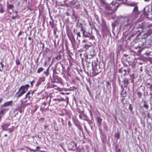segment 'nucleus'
Returning a JSON list of instances; mask_svg holds the SVG:
<instances>
[{"label": "nucleus", "instance_id": "nucleus-18", "mask_svg": "<svg viewBox=\"0 0 152 152\" xmlns=\"http://www.w3.org/2000/svg\"><path fill=\"white\" fill-rule=\"evenodd\" d=\"M4 12V10L2 5L1 3H0V13H2Z\"/></svg>", "mask_w": 152, "mask_h": 152}, {"label": "nucleus", "instance_id": "nucleus-23", "mask_svg": "<svg viewBox=\"0 0 152 152\" xmlns=\"http://www.w3.org/2000/svg\"><path fill=\"white\" fill-rule=\"evenodd\" d=\"M22 86H24V89L26 91H28V88L29 87V86L28 84H26L25 85Z\"/></svg>", "mask_w": 152, "mask_h": 152}, {"label": "nucleus", "instance_id": "nucleus-42", "mask_svg": "<svg viewBox=\"0 0 152 152\" xmlns=\"http://www.w3.org/2000/svg\"><path fill=\"white\" fill-rule=\"evenodd\" d=\"M60 119H61V121L62 124L64 126V120L63 118H61Z\"/></svg>", "mask_w": 152, "mask_h": 152}, {"label": "nucleus", "instance_id": "nucleus-17", "mask_svg": "<svg viewBox=\"0 0 152 152\" xmlns=\"http://www.w3.org/2000/svg\"><path fill=\"white\" fill-rule=\"evenodd\" d=\"M137 28H141V31H140V30H137L136 31V32H140V31H142V28H143V26L142 23H141L139 25V26L137 27Z\"/></svg>", "mask_w": 152, "mask_h": 152}, {"label": "nucleus", "instance_id": "nucleus-26", "mask_svg": "<svg viewBox=\"0 0 152 152\" xmlns=\"http://www.w3.org/2000/svg\"><path fill=\"white\" fill-rule=\"evenodd\" d=\"M121 94L123 96V97H126L127 95L126 91H125L123 93H121Z\"/></svg>", "mask_w": 152, "mask_h": 152}, {"label": "nucleus", "instance_id": "nucleus-5", "mask_svg": "<svg viewBox=\"0 0 152 152\" xmlns=\"http://www.w3.org/2000/svg\"><path fill=\"white\" fill-rule=\"evenodd\" d=\"M67 1V3L66 4H67L66 6H68V4L69 5H74L77 2V0H72V1L70 0H66L64 1Z\"/></svg>", "mask_w": 152, "mask_h": 152}, {"label": "nucleus", "instance_id": "nucleus-4", "mask_svg": "<svg viewBox=\"0 0 152 152\" xmlns=\"http://www.w3.org/2000/svg\"><path fill=\"white\" fill-rule=\"evenodd\" d=\"M8 110V108H4L0 110V121H1V118L6 113Z\"/></svg>", "mask_w": 152, "mask_h": 152}, {"label": "nucleus", "instance_id": "nucleus-13", "mask_svg": "<svg viewBox=\"0 0 152 152\" xmlns=\"http://www.w3.org/2000/svg\"><path fill=\"white\" fill-rule=\"evenodd\" d=\"M96 120L99 126H100L102 125V119L100 117H97L96 118Z\"/></svg>", "mask_w": 152, "mask_h": 152}, {"label": "nucleus", "instance_id": "nucleus-12", "mask_svg": "<svg viewBox=\"0 0 152 152\" xmlns=\"http://www.w3.org/2000/svg\"><path fill=\"white\" fill-rule=\"evenodd\" d=\"M10 125L9 123L4 124L1 126L2 129L3 130H7L8 127Z\"/></svg>", "mask_w": 152, "mask_h": 152}, {"label": "nucleus", "instance_id": "nucleus-34", "mask_svg": "<svg viewBox=\"0 0 152 152\" xmlns=\"http://www.w3.org/2000/svg\"><path fill=\"white\" fill-rule=\"evenodd\" d=\"M91 43H89L88 44H85L84 45L85 48H88L91 47Z\"/></svg>", "mask_w": 152, "mask_h": 152}, {"label": "nucleus", "instance_id": "nucleus-62", "mask_svg": "<svg viewBox=\"0 0 152 152\" xmlns=\"http://www.w3.org/2000/svg\"><path fill=\"white\" fill-rule=\"evenodd\" d=\"M116 17V16L115 15H114V16H113L112 18V19H115Z\"/></svg>", "mask_w": 152, "mask_h": 152}, {"label": "nucleus", "instance_id": "nucleus-46", "mask_svg": "<svg viewBox=\"0 0 152 152\" xmlns=\"http://www.w3.org/2000/svg\"><path fill=\"white\" fill-rule=\"evenodd\" d=\"M56 82H56V80H54V79H53V80L51 79L52 83H56Z\"/></svg>", "mask_w": 152, "mask_h": 152}, {"label": "nucleus", "instance_id": "nucleus-24", "mask_svg": "<svg viewBox=\"0 0 152 152\" xmlns=\"http://www.w3.org/2000/svg\"><path fill=\"white\" fill-rule=\"evenodd\" d=\"M144 104L143 105V107L145 108L146 109L148 110L149 108V106L146 104V102L145 101H144Z\"/></svg>", "mask_w": 152, "mask_h": 152}, {"label": "nucleus", "instance_id": "nucleus-48", "mask_svg": "<svg viewBox=\"0 0 152 152\" xmlns=\"http://www.w3.org/2000/svg\"><path fill=\"white\" fill-rule=\"evenodd\" d=\"M0 64H1V67H2V69H3V68L4 66V65L3 64L2 62H1L0 63Z\"/></svg>", "mask_w": 152, "mask_h": 152}, {"label": "nucleus", "instance_id": "nucleus-39", "mask_svg": "<svg viewBox=\"0 0 152 152\" xmlns=\"http://www.w3.org/2000/svg\"><path fill=\"white\" fill-rule=\"evenodd\" d=\"M137 95L139 97H140L142 96V93L140 92H138L137 93Z\"/></svg>", "mask_w": 152, "mask_h": 152}, {"label": "nucleus", "instance_id": "nucleus-49", "mask_svg": "<svg viewBox=\"0 0 152 152\" xmlns=\"http://www.w3.org/2000/svg\"><path fill=\"white\" fill-rule=\"evenodd\" d=\"M20 105L22 106L23 103V102L22 100H20Z\"/></svg>", "mask_w": 152, "mask_h": 152}, {"label": "nucleus", "instance_id": "nucleus-15", "mask_svg": "<svg viewBox=\"0 0 152 152\" xmlns=\"http://www.w3.org/2000/svg\"><path fill=\"white\" fill-rule=\"evenodd\" d=\"M134 48L136 50V51H134V52L136 54H140V52H141L142 49H144V48H139V49L137 50V49L138 48Z\"/></svg>", "mask_w": 152, "mask_h": 152}, {"label": "nucleus", "instance_id": "nucleus-8", "mask_svg": "<svg viewBox=\"0 0 152 152\" xmlns=\"http://www.w3.org/2000/svg\"><path fill=\"white\" fill-rule=\"evenodd\" d=\"M119 5H117L116 6V8H115V6H114L113 4L112 5V6H111L110 7H112V8L111 9H110V10L109 11L107 12V13L108 14H110L112 13L118 7Z\"/></svg>", "mask_w": 152, "mask_h": 152}, {"label": "nucleus", "instance_id": "nucleus-22", "mask_svg": "<svg viewBox=\"0 0 152 152\" xmlns=\"http://www.w3.org/2000/svg\"><path fill=\"white\" fill-rule=\"evenodd\" d=\"M44 70V69L42 67L39 68L37 70V73H40L41 72H42Z\"/></svg>", "mask_w": 152, "mask_h": 152}, {"label": "nucleus", "instance_id": "nucleus-53", "mask_svg": "<svg viewBox=\"0 0 152 152\" xmlns=\"http://www.w3.org/2000/svg\"><path fill=\"white\" fill-rule=\"evenodd\" d=\"M84 129H85V130L86 131L88 132V131L87 130V128L86 127V126L85 125H84Z\"/></svg>", "mask_w": 152, "mask_h": 152}, {"label": "nucleus", "instance_id": "nucleus-14", "mask_svg": "<svg viewBox=\"0 0 152 152\" xmlns=\"http://www.w3.org/2000/svg\"><path fill=\"white\" fill-rule=\"evenodd\" d=\"M106 87L108 90H110L111 88V84L108 81H106Z\"/></svg>", "mask_w": 152, "mask_h": 152}, {"label": "nucleus", "instance_id": "nucleus-32", "mask_svg": "<svg viewBox=\"0 0 152 152\" xmlns=\"http://www.w3.org/2000/svg\"><path fill=\"white\" fill-rule=\"evenodd\" d=\"M8 130L9 131V132L10 133H11L14 130V128L13 127L10 128L8 129Z\"/></svg>", "mask_w": 152, "mask_h": 152}, {"label": "nucleus", "instance_id": "nucleus-51", "mask_svg": "<svg viewBox=\"0 0 152 152\" xmlns=\"http://www.w3.org/2000/svg\"><path fill=\"white\" fill-rule=\"evenodd\" d=\"M123 85H122L121 86V88H122V90L121 91V93H123L124 92V88H123Z\"/></svg>", "mask_w": 152, "mask_h": 152}, {"label": "nucleus", "instance_id": "nucleus-47", "mask_svg": "<svg viewBox=\"0 0 152 152\" xmlns=\"http://www.w3.org/2000/svg\"><path fill=\"white\" fill-rule=\"evenodd\" d=\"M28 39L29 40H31L32 42H33V40L30 37H29L28 38Z\"/></svg>", "mask_w": 152, "mask_h": 152}, {"label": "nucleus", "instance_id": "nucleus-28", "mask_svg": "<svg viewBox=\"0 0 152 152\" xmlns=\"http://www.w3.org/2000/svg\"><path fill=\"white\" fill-rule=\"evenodd\" d=\"M14 8V6L13 4H10L9 5V7L7 9H13Z\"/></svg>", "mask_w": 152, "mask_h": 152}, {"label": "nucleus", "instance_id": "nucleus-11", "mask_svg": "<svg viewBox=\"0 0 152 152\" xmlns=\"http://www.w3.org/2000/svg\"><path fill=\"white\" fill-rule=\"evenodd\" d=\"M49 25L52 28H54L56 27V24L54 23V20H52L49 22Z\"/></svg>", "mask_w": 152, "mask_h": 152}, {"label": "nucleus", "instance_id": "nucleus-40", "mask_svg": "<svg viewBox=\"0 0 152 152\" xmlns=\"http://www.w3.org/2000/svg\"><path fill=\"white\" fill-rule=\"evenodd\" d=\"M40 44L41 47H42V48L44 47V43H43L42 42H40Z\"/></svg>", "mask_w": 152, "mask_h": 152}, {"label": "nucleus", "instance_id": "nucleus-16", "mask_svg": "<svg viewBox=\"0 0 152 152\" xmlns=\"http://www.w3.org/2000/svg\"><path fill=\"white\" fill-rule=\"evenodd\" d=\"M80 28L81 31L83 32V36L85 37H88L87 35H85V33L86 32V31L84 29L83 27L82 26Z\"/></svg>", "mask_w": 152, "mask_h": 152}, {"label": "nucleus", "instance_id": "nucleus-21", "mask_svg": "<svg viewBox=\"0 0 152 152\" xmlns=\"http://www.w3.org/2000/svg\"><path fill=\"white\" fill-rule=\"evenodd\" d=\"M77 128L83 134V128H82L81 126L80 125V124L77 126Z\"/></svg>", "mask_w": 152, "mask_h": 152}, {"label": "nucleus", "instance_id": "nucleus-9", "mask_svg": "<svg viewBox=\"0 0 152 152\" xmlns=\"http://www.w3.org/2000/svg\"><path fill=\"white\" fill-rule=\"evenodd\" d=\"M122 82L124 87L127 88L129 83V80L126 77L123 78Z\"/></svg>", "mask_w": 152, "mask_h": 152}, {"label": "nucleus", "instance_id": "nucleus-30", "mask_svg": "<svg viewBox=\"0 0 152 152\" xmlns=\"http://www.w3.org/2000/svg\"><path fill=\"white\" fill-rule=\"evenodd\" d=\"M31 91H29L26 94H28V99L29 100H30V97H31Z\"/></svg>", "mask_w": 152, "mask_h": 152}, {"label": "nucleus", "instance_id": "nucleus-57", "mask_svg": "<svg viewBox=\"0 0 152 152\" xmlns=\"http://www.w3.org/2000/svg\"><path fill=\"white\" fill-rule=\"evenodd\" d=\"M151 53V51H150L149 52H145V54L147 55H149L150 53Z\"/></svg>", "mask_w": 152, "mask_h": 152}, {"label": "nucleus", "instance_id": "nucleus-3", "mask_svg": "<svg viewBox=\"0 0 152 152\" xmlns=\"http://www.w3.org/2000/svg\"><path fill=\"white\" fill-rule=\"evenodd\" d=\"M94 63L95 64L94 65V63H92V69L96 74L97 75L101 72V70H98L96 68L97 64H96L95 62H94Z\"/></svg>", "mask_w": 152, "mask_h": 152}, {"label": "nucleus", "instance_id": "nucleus-2", "mask_svg": "<svg viewBox=\"0 0 152 152\" xmlns=\"http://www.w3.org/2000/svg\"><path fill=\"white\" fill-rule=\"evenodd\" d=\"M26 92V91L24 89V86H21L20 87L17 92L16 93L15 96L17 97V99H18L24 94Z\"/></svg>", "mask_w": 152, "mask_h": 152}, {"label": "nucleus", "instance_id": "nucleus-64", "mask_svg": "<svg viewBox=\"0 0 152 152\" xmlns=\"http://www.w3.org/2000/svg\"><path fill=\"white\" fill-rule=\"evenodd\" d=\"M121 150L120 149H118L117 151V152H120Z\"/></svg>", "mask_w": 152, "mask_h": 152}, {"label": "nucleus", "instance_id": "nucleus-6", "mask_svg": "<svg viewBox=\"0 0 152 152\" xmlns=\"http://www.w3.org/2000/svg\"><path fill=\"white\" fill-rule=\"evenodd\" d=\"M45 80V77H40L36 83L35 86L36 87H38L41 83L42 82H43Z\"/></svg>", "mask_w": 152, "mask_h": 152}, {"label": "nucleus", "instance_id": "nucleus-54", "mask_svg": "<svg viewBox=\"0 0 152 152\" xmlns=\"http://www.w3.org/2000/svg\"><path fill=\"white\" fill-rule=\"evenodd\" d=\"M30 151H33V152H35L36 151H37V150H34L33 149H30Z\"/></svg>", "mask_w": 152, "mask_h": 152}, {"label": "nucleus", "instance_id": "nucleus-19", "mask_svg": "<svg viewBox=\"0 0 152 152\" xmlns=\"http://www.w3.org/2000/svg\"><path fill=\"white\" fill-rule=\"evenodd\" d=\"M58 29L57 27H56L54 28L53 29V34L55 36V37L57 38L58 37V36L56 35V32L57 31Z\"/></svg>", "mask_w": 152, "mask_h": 152}, {"label": "nucleus", "instance_id": "nucleus-50", "mask_svg": "<svg viewBox=\"0 0 152 152\" xmlns=\"http://www.w3.org/2000/svg\"><path fill=\"white\" fill-rule=\"evenodd\" d=\"M16 64L17 65H19L20 64V62L18 61H17V60H16Z\"/></svg>", "mask_w": 152, "mask_h": 152}, {"label": "nucleus", "instance_id": "nucleus-59", "mask_svg": "<svg viewBox=\"0 0 152 152\" xmlns=\"http://www.w3.org/2000/svg\"><path fill=\"white\" fill-rule=\"evenodd\" d=\"M150 95H151L150 99H151L152 98V93L151 92H150Z\"/></svg>", "mask_w": 152, "mask_h": 152}, {"label": "nucleus", "instance_id": "nucleus-37", "mask_svg": "<svg viewBox=\"0 0 152 152\" xmlns=\"http://www.w3.org/2000/svg\"><path fill=\"white\" fill-rule=\"evenodd\" d=\"M35 82V81L34 80H32V81L31 82L30 84H31V86L32 87H33V84H34Z\"/></svg>", "mask_w": 152, "mask_h": 152}, {"label": "nucleus", "instance_id": "nucleus-31", "mask_svg": "<svg viewBox=\"0 0 152 152\" xmlns=\"http://www.w3.org/2000/svg\"><path fill=\"white\" fill-rule=\"evenodd\" d=\"M129 108L130 110V111H131V112H132L133 110V108L132 107V105L131 104H129Z\"/></svg>", "mask_w": 152, "mask_h": 152}, {"label": "nucleus", "instance_id": "nucleus-61", "mask_svg": "<svg viewBox=\"0 0 152 152\" xmlns=\"http://www.w3.org/2000/svg\"><path fill=\"white\" fill-rule=\"evenodd\" d=\"M28 94H26V96H25V99H26L27 98H28Z\"/></svg>", "mask_w": 152, "mask_h": 152}, {"label": "nucleus", "instance_id": "nucleus-27", "mask_svg": "<svg viewBox=\"0 0 152 152\" xmlns=\"http://www.w3.org/2000/svg\"><path fill=\"white\" fill-rule=\"evenodd\" d=\"M61 58V55H58V56L55 57V59L58 60H59Z\"/></svg>", "mask_w": 152, "mask_h": 152}, {"label": "nucleus", "instance_id": "nucleus-58", "mask_svg": "<svg viewBox=\"0 0 152 152\" xmlns=\"http://www.w3.org/2000/svg\"><path fill=\"white\" fill-rule=\"evenodd\" d=\"M46 103L45 102H44L42 104V105H44V106H45L46 105Z\"/></svg>", "mask_w": 152, "mask_h": 152}, {"label": "nucleus", "instance_id": "nucleus-20", "mask_svg": "<svg viewBox=\"0 0 152 152\" xmlns=\"http://www.w3.org/2000/svg\"><path fill=\"white\" fill-rule=\"evenodd\" d=\"M50 66L47 69L46 71H45L43 73H44L46 76H48L49 74V68L50 67Z\"/></svg>", "mask_w": 152, "mask_h": 152}, {"label": "nucleus", "instance_id": "nucleus-60", "mask_svg": "<svg viewBox=\"0 0 152 152\" xmlns=\"http://www.w3.org/2000/svg\"><path fill=\"white\" fill-rule=\"evenodd\" d=\"M79 116L80 119H82V118L81 115H80Z\"/></svg>", "mask_w": 152, "mask_h": 152}, {"label": "nucleus", "instance_id": "nucleus-35", "mask_svg": "<svg viewBox=\"0 0 152 152\" xmlns=\"http://www.w3.org/2000/svg\"><path fill=\"white\" fill-rule=\"evenodd\" d=\"M115 137H116L118 139L120 137V135L118 133L115 135Z\"/></svg>", "mask_w": 152, "mask_h": 152}, {"label": "nucleus", "instance_id": "nucleus-56", "mask_svg": "<svg viewBox=\"0 0 152 152\" xmlns=\"http://www.w3.org/2000/svg\"><path fill=\"white\" fill-rule=\"evenodd\" d=\"M72 144H73L75 146V147H77L76 144L75 142H72Z\"/></svg>", "mask_w": 152, "mask_h": 152}, {"label": "nucleus", "instance_id": "nucleus-38", "mask_svg": "<svg viewBox=\"0 0 152 152\" xmlns=\"http://www.w3.org/2000/svg\"><path fill=\"white\" fill-rule=\"evenodd\" d=\"M77 38H78V37L80 38L81 37V36L80 35V32H77Z\"/></svg>", "mask_w": 152, "mask_h": 152}, {"label": "nucleus", "instance_id": "nucleus-29", "mask_svg": "<svg viewBox=\"0 0 152 152\" xmlns=\"http://www.w3.org/2000/svg\"><path fill=\"white\" fill-rule=\"evenodd\" d=\"M138 10V7L137 6H136L134 8L133 10V12H137V10Z\"/></svg>", "mask_w": 152, "mask_h": 152}, {"label": "nucleus", "instance_id": "nucleus-45", "mask_svg": "<svg viewBox=\"0 0 152 152\" xmlns=\"http://www.w3.org/2000/svg\"><path fill=\"white\" fill-rule=\"evenodd\" d=\"M95 39L94 37L93 36H90L89 37L90 39H91L92 40H94Z\"/></svg>", "mask_w": 152, "mask_h": 152}, {"label": "nucleus", "instance_id": "nucleus-52", "mask_svg": "<svg viewBox=\"0 0 152 152\" xmlns=\"http://www.w3.org/2000/svg\"><path fill=\"white\" fill-rule=\"evenodd\" d=\"M17 15H16L15 16H12V20H14V19H15L16 18H17Z\"/></svg>", "mask_w": 152, "mask_h": 152}, {"label": "nucleus", "instance_id": "nucleus-33", "mask_svg": "<svg viewBox=\"0 0 152 152\" xmlns=\"http://www.w3.org/2000/svg\"><path fill=\"white\" fill-rule=\"evenodd\" d=\"M45 106H44V105H43L42 104L41 107H40V110L42 112L44 110Z\"/></svg>", "mask_w": 152, "mask_h": 152}, {"label": "nucleus", "instance_id": "nucleus-1", "mask_svg": "<svg viewBox=\"0 0 152 152\" xmlns=\"http://www.w3.org/2000/svg\"><path fill=\"white\" fill-rule=\"evenodd\" d=\"M129 20H128L127 21H124V23H123V21L120 18H118L112 24V27L113 29H114L115 26H118L121 29L122 26L124 29L127 28V27L129 25L128 22Z\"/></svg>", "mask_w": 152, "mask_h": 152}, {"label": "nucleus", "instance_id": "nucleus-36", "mask_svg": "<svg viewBox=\"0 0 152 152\" xmlns=\"http://www.w3.org/2000/svg\"><path fill=\"white\" fill-rule=\"evenodd\" d=\"M74 124L76 126L80 124V122L78 121L75 122Z\"/></svg>", "mask_w": 152, "mask_h": 152}, {"label": "nucleus", "instance_id": "nucleus-44", "mask_svg": "<svg viewBox=\"0 0 152 152\" xmlns=\"http://www.w3.org/2000/svg\"><path fill=\"white\" fill-rule=\"evenodd\" d=\"M68 124L69 127H70L72 125V123L69 121H68Z\"/></svg>", "mask_w": 152, "mask_h": 152}, {"label": "nucleus", "instance_id": "nucleus-43", "mask_svg": "<svg viewBox=\"0 0 152 152\" xmlns=\"http://www.w3.org/2000/svg\"><path fill=\"white\" fill-rule=\"evenodd\" d=\"M34 91H31V96H33V94H34Z\"/></svg>", "mask_w": 152, "mask_h": 152}, {"label": "nucleus", "instance_id": "nucleus-10", "mask_svg": "<svg viewBox=\"0 0 152 152\" xmlns=\"http://www.w3.org/2000/svg\"><path fill=\"white\" fill-rule=\"evenodd\" d=\"M53 78L54 80H56L57 82L60 83H62L63 82L62 79L60 77L56 75L54 76L53 75Z\"/></svg>", "mask_w": 152, "mask_h": 152}, {"label": "nucleus", "instance_id": "nucleus-55", "mask_svg": "<svg viewBox=\"0 0 152 152\" xmlns=\"http://www.w3.org/2000/svg\"><path fill=\"white\" fill-rule=\"evenodd\" d=\"M49 126L48 125H45L44 126V129H46Z\"/></svg>", "mask_w": 152, "mask_h": 152}, {"label": "nucleus", "instance_id": "nucleus-41", "mask_svg": "<svg viewBox=\"0 0 152 152\" xmlns=\"http://www.w3.org/2000/svg\"><path fill=\"white\" fill-rule=\"evenodd\" d=\"M22 32L21 31L19 32L17 35V37L18 38H19L20 36L22 34Z\"/></svg>", "mask_w": 152, "mask_h": 152}, {"label": "nucleus", "instance_id": "nucleus-63", "mask_svg": "<svg viewBox=\"0 0 152 152\" xmlns=\"http://www.w3.org/2000/svg\"><path fill=\"white\" fill-rule=\"evenodd\" d=\"M36 148L37 150L39 149L40 148L39 146H37Z\"/></svg>", "mask_w": 152, "mask_h": 152}, {"label": "nucleus", "instance_id": "nucleus-7", "mask_svg": "<svg viewBox=\"0 0 152 152\" xmlns=\"http://www.w3.org/2000/svg\"><path fill=\"white\" fill-rule=\"evenodd\" d=\"M13 102L12 101H8L5 102L3 104L1 105V108L4 107H7L9 106L10 105H12Z\"/></svg>", "mask_w": 152, "mask_h": 152}, {"label": "nucleus", "instance_id": "nucleus-25", "mask_svg": "<svg viewBox=\"0 0 152 152\" xmlns=\"http://www.w3.org/2000/svg\"><path fill=\"white\" fill-rule=\"evenodd\" d=\"M113 4H112L110 6H108L107 7L106 9V12H107L109 11L110 10V9H111L112 8V7L111 8L110 7L112 6V5Z\"/></svg>", "mask_w": 152, "mask_h": 152}]
</instances>
